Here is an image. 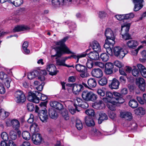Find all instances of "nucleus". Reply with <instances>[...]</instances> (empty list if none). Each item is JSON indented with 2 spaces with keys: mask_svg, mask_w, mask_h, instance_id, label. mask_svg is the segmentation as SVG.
Instances as JSON below:
<instances>
[{
  "mask_svg": "<svg viewBox=\"0 0 146 146\" xmlns=\"http://www.w3.org/2000/svg\"><path fill=\"white\" fill-rule=\"evenodd\" d=\"M87 82L88 86L91 88H95L97 85L96 80L94 78H91L89 79Z\"/></svg>",
  "mask_w": 146,
  "mask_h": 146,
  "instance_id": "2f4dec72",
  "label": "nucleus"
},
{
  "mask_svg": "<svg viewBox=\"0 0 146 146\" xmlns=\"http://www.w3.org/2000/svg\"><path fill=\"white\" fill-rule=\"evenodd\" d=\"M61 114L65 120H67L69 119V116L66 110L65 109L62 110L61 111Z\"/></svg>",
  "mask_w": 146,
  "mask_h": 146,
  "instance_id": "ea45409f",
  "label": "nucleus"
},
{
  "mask_svg": "<svg viewBox=\"0 0 146 146\" xmlns=\"http://www.w3.org/2000/svg\"><path fill=\"white\" fill-rule=\"evenodd\" d=\"M93 107L95 109H100L104 108L105 105L102 101H100L98 102L95 103Z\"/></svg>",
  "mask_w": 146,
  "mask_h": 146,
  "instance_id": "c756f323",
  "label": "nucleus"
},
{
  "mask_svg": "<svg viewBox=\"0 0 146 146\" xmlns=\"http://www.w3.org/2000/svg\"><path fill=\"white\" fill-rule=\"evenodd\" d=\"M22 135L23 139L25 140H28L30 139L31 135L28 131H23Z\"/></svg>",
  "mask_w": 146,
  "mask_h": 146,
  "instance_id": "e433bc0d",
  "label": "nucleus"
},
{
  "mask_svg": "<svg viewBox=\"0 0 146 146\" xmlns=\"http://www.w3.org/2000/svg\"><path fill=\"white\" fill-rule=\"evenodd\" d=\"M91 47L94 51L100 52L101 51V47L99 43L96 41L92 42Z\"/></svg>",
  "mask_w": 146,
  "mask_h": 146,
  "instance_id": "412c9836",
  "label": "nucleus"
},
{
  "mask_svg": "<svg viewBox=\"0 0 146 146\" xmlns=\"http://www.w3.org/2000/svg\"><path fill=\"white\" fill-rule=\"evenodd\" d=\"M113 64L115 66L119 68H121L123 66V64L121 62L117 60L115 61Z\"/></svg>",
  "mask_w": 146,
  "mask_h": 146,
  "instance_id": "6e6d98bb",
  "label": "nucleus"
},
{
  "mask_svg": "<svg viewBox=\"0 0 146 146\" xmlns=\"http://www.w3.org/2000/svg\"><path fill=\"white\" fill-rule=\"evenodd\" d=\"M135 5L134 10L137 11L143 7L142 2L143 0H132Z\"/></svg>",
  "mask_w": 146,
  "mask_h": 146,
  "instance_id": "dca6fc26",
  "label": "nucleus"
},
{
  "mask_svg": "<svg viewBox=\"0 0 146 146\" xmlns=\"http://www.w3.org/2000/svg\"><path fill=\"white\" fill-rule=\"evenodd\" d=\"M97 93L98 94L102 96H104L105 94L104 90L101 89H99L98 90Z\"/></svg>",
  "mask_w": 146,
  "mask_h": 146,
  "instance_id": "0e129e2a",
  "label": "nucleus"
},
{
  "mask_svg": "<svg viewBox=\"0 0 146 146\" xmlns=\"http://www.w3.org/2000/svg\"><path fill=\"white\" fill-rule=\"evenodd\" d=\"M11 123L13 128L15 129H18L20 127V124L18 120L16 119H13L11 120Z\"/></svg>",
  "mask_w": 146,
  "mask_h": 146,
  "instance_id": "7c9ffc66",
  "label": "nucleus"
},
{
  "mask_svg": "<svg viewBox=\"0 0 146 146\" xmlns=\"http://www.w3.org/2000/svg\"><path fill=\"white\" fill-rule=\"evenodd\" d=\"M93 63L91 60H88L86 63L87 67L88 68H91L93 66Z\"/></svg>",
  "mask_w": 146,
  "mask_h": 146,
  "instance_id": "338daca9",
  "label": "nucleus"
},
{
  "mask_svg": "<svg viewBox=\"0 0 146 146\" xmlns=\"http://www.w3.org/2000/svg\"><path fill=\"white\" fill-rule=\"evenodd\" d=\"M27 110L29 111H33L35 109L33 104L31 103H28L27 104Z\"/></svg>",
  "mask_w": 146,
  "mask_h": 146,
  "instance_id": "8fccbe9b",
  "label": "nucleus"
},
{
  "mask_svg": "<svg viewBox=\"0 0 146 146\" xmlns=\"http://www.w3.org/2000/svg\"><path fill=\"white\" fill-rule=\"evenodd\" d=\"M77 105L79 106L82 108L85 109L86 108L88 107V104L85 102H83L82 104H78V105L77 104Z\"/></svg>",
  "mask_w": 146,
  "mask_h": 146,
  "instance_id": "052dcab7",
  "label": "nucleus"
},
{
  "mask_svg": "<svg viewBox=\"0 0 146 146\" xmlns=\"http://www.w3.org/2000/svg\"><path fill=\"white\" fill-rule=\"evenodd\" d=\"M100 58L104 62L107 61L109 59V55L106 53H103L101 54L100 56Z\"/></svg>",
  "mask_w": 146,
  "mask_h": 146,
  "instance_id": "37998d69",
  "label": "nucleus"
},
{
  "mask_svg": "<svg viewBox=\"0 0 146 146\" xmlns=\"http://www.w3.org/2000/svg\"><path fill=\"white\" fill-rule=\"evenodd\" d=\"M114 55L117 57L122 59L128 53L127 47L125 46L122 47L117 46L113 50Z\"/></svg>",
  "mask_w": 146,
  "mask_h": 146,
  "instance_id": "f03ea898",
  "label": "nucleus"
},
{
  "mask_svg": "<svg viewBox=\"0 0 146 146\" xmlns=\"http://www.w3.org/2000/svg\"><path fill=\"white\" fill-rule=\"evenodd\" d=\"M136 83L139 88L142 91H144L145 90L146 84L144 79L142 78H136Z\"/></svg>",
  "mask_w": 146,
  "mask_h": 146,
  "instance_id": "9b49d317",
  "label": "nucleus"
},
{
  "mask_svg": "<svg viewBox=\"0 0 146 146\" xmlns=\"http://www.w3.org/2000/svg\"><path fill=\"white\" fill-rule=\"evenodd\" d=\"M113 95L115 97L113 98L117 101V103L119 104L123 103L125 102V100L123 98L122 96L120 93L117 92H114L113 93Z\"/></svg>",
  "mask_w": 146,
  "mask_h": 146,
  "instance_id": "a211bd4d",
  "label": "nucleus"
},
{
  "mask_svg": "<svg viewBox=\"0 0 146 146\" xmlns=\"http://www.w3.org/2000/svg\"><path fill=\"white\" fill-rule=\"evenodd\" d=\"M119 81L116 78H114L110 84H109V86L111 89H117L119 88Z\"/></svg>",
  "mask_w": 146,
  "mask_h": 146,
  "instance_id": "6ab92c4d",
  "label": "nucleus"
},
{
  "mask_svg": "<svg viewBox=\"0 0 146 146\" xmlns=\"http://www.w3.org/2000/svg\"><path fill=\"white\" fill-rule=\"evenodd\" d=\"M67 85L72 89L73 93L75 94H78L83 88V85L81 84H68Z\"/></svg>",
  "mask_w": 146,
  "mask_h": 146,
  "instance_id": "6e6552de",
  "label": "nucleus"
},
{
  "mask_svg": "<svg viewBox=\"0 0 146 146\" xmlns=\"http://www.w3.org/2000/svg\"><path fill=\"white\" fill-rule=\"evenodd\" d=\"M127 46L130 48H135L138 44V42L136 40H129L127 43Z\"/></svg>",
  "mask_w": 146,
  "mask_h": 146,
  "instance_id": "c85d7f7f",
  "label": "nucleus"
},
{
  "mask_svg": "<svg viewBox=\"0 0 146 146\" xmlns=\"http://www.w3.org/2000/svg\"><path fill=\"white\" fill-rule=\"evenodd\" d=\"M30 129L33 134L36 133L39 130L38 125L35 123H33L30 126Z\"/></svg>",
  "mask_w": 146,
  "mask_h": 146,
  "instance_id": "473e14b6",
  "label": "nucleus"
},
{
  "mask_svg": "<svg viewBox=\"0 0 146 146\" xmlns=\"http://www.w3.org/2000/svg\"><path fill=\"white\" fill-rule=\"evenodd\" d=\"M7 75L3 72H0V78L2 80H4L7 78Z\"/></svg>",
  "mask_w": 146,
  "mask_h": 146,
  "instance_id": "bf43d9fd",
  "label": "nucleus"
},
{
  "mask_svg": "<svg viewBox=\"0 0 146 146\" xmlns=\"http://www.w3.org/2000/svg\"><path fill=\"white\" fill-rule=\"evenodd\" d=\"M38 94V96L40 97V100L42 101H45L47 98V97L46 95L40 93H39Z\"/></svg>",
  "mask_w": 146,
  "mask_h": 146,
  "instance_id": "69168bd1",
  "label": "nucleus"
},
{
  "mask_svg": "<svg viewBox=\"0 0 146 146\" xmlns=\"http://www.w3.org/2000/svg\"><path fill=\"white\" fill-rule=\"evenodd\" d=\"M90 133L93 136H99L101 135V133L95 128L92 129L90 131Z\"/></svg>",
  "mask_w": 146,
  "mask_h": 146,
  "instance_id": "79ce46f5",
  "label": "nucleus"
},
{
  "mask_svg": "<svg viewBox=\"0 0 146 146\" xmlns=\"http://www.w3.org/2000/svg\"><path fill=\"white\" fill-rule=\"evenodd\" d=\"M86 114L91 117H94L95 115V112L93 109H88L85 111Z\"/></svg>",
  "mask_w": 146,
  "mask_h": 146,
  "instance_id": "a19ab883",
  "label": "nucleus"
},
{
  "mask_svg": "<svg viewBox=\"0 0 146 146\" xmlns=\"http://www.w3.org/2000/svg\"><path fill=\"white\" fill-rule=\"evenodd\" d=\"M15 1L14 5L16 7L21 5L23 3V0H15Z\"/></svg>",
  "mask_w": 146,
  "mask_h": 146,
  "instance_id": "4d7b16f0",
  "label": "nucleus"
},
{
  "mask_svg": "<svg viewBox=\"0 0 146 146\" xmlns=\"http://www.w3.org/2000/svg\"><path fill=\"white\" fill-rule=\"evenodd\" d=\"M98 83L100 85L102 86L106 85L107 83V80L106 78L103 77L99 81Z\"/></svg>",
  "mask_w": 146,
  "mask_h": 146,
  "instance_id": "a18cd8bd",
  "label": "nucleus"
},
{
  "mask_svg": "<svg viewBox=\"0 0 146 146\" xmlns=\"http://www.w3.org/2000/svg\"><path fill=\"white\" fill-rule=\"evenodd\" d=\"M11 81V79L9 78H7L4 80V84L7 88H9L10 87Z\"/></svg>",
  "mask_w": 146,
  "mask_h": 146,
  "instance_id": "603ef678",
  "label": "nucleus"
},
{
  "mask_svg": "<svg viewBox=\"0 0 146 146\" xmlns=\"http://www.w3.org/2000/svg\"><path fill=\"white\" fill-rule=\"evenodd\" d=\"M68 38V37H65L59 41L54 42L55 44L57 46H54L53 48L56 51V54L54 55H51V57L53 58L55 57V59H56V63L57 65L65 66L67 67H73V65L70 66L69 65L66 64L65 63L66 60L70 58V57L62 58L61 59L58 58L64 54L73 53L65 44V42Z\"/></svg>",
  "mask_w": 146,
  "mask_h": 146,
  "instance_id": "f257e3e1",
  "label": "nucleus"
},
{
  "mask_svg": "<svg viewBox=\"0 0 146 146\" xmlns=\"http://www.w3.org/2000/svg\"><path fill=\"white\" fill-rule=\"evenodd\" d=\"M85 122L86 125L88 126H93L95 125V123L92 117L86 116L85 118Z\"/></svg>",
  "mask_w": 146,
  "mask_h": 146,
  "instance_id": "5701e85b",
  "label": "nucleus"
},
{
  "mask_svg": "<svg viewBox=\"0 0 146 146\" xmlns=\"http://www.w3.org/2000/svg\"><path fill=\"white\" fill-rule=\"evenodd\" d=\"M88 56L91 59L97 60L99 58L98 52L96 51L91 52L88 54Z\"/></svg>",
  "mask_w": 146,
  "mask_h": 146,
  "instance_id": "a878e982",
  "label": "nucleus"
},
{
  "mask_svg": "<svg viewBox=\"0 0 146 146\" xmlns=\"http://www.w3.org/2000/svg\"><path fill=\"white\" fill-rule=\"evenodd\" d=\"M103 72L102 70L99 68H94L92 71V76L97 78H100L103 76Z\"/></svg>",
  "mask_w": 146,
  "mask_h": 146,
  "instance_id": "2eb2a0df",
  "label": "nucleus"
},
{
  "mask_svg": "<svg viewBox=\"0 0 146 146\" xmlns=\"http://www.w3.org/2000/svg\"><path fill=\"white\" fill-rule=\"evenodd\" d=\"M75 68L76 70L80 72H84L87 70V68L85 66L80 64H76Z\"/></svg>",
  "mask_w": 146,
  "mask_h": 146,
  "instance_id": "bb28decb",
  "label": "nucleus"
},
{
  "mask_svg": "<svg viewBox=\"0 0 146 146\" xmlns=\"http://www.w3.org/2000/svg\"><path fill=\"white\" fill-rule=\"evenodd\" d=\"M87 54L86 53V52H84L81 54H78L77 55L73 54L71 55V56L70 57V58L71 57H72L73 58L75 59H77V60L76 62H78L79 58L85 57L86 56Z\"/></svg>",
  "mask_w": 146,
  "mask_h": 146,
  "instance_id": "72a5a7b5",
  "label": "nucleus"
},
{
  "mask_svg": "<svg viewBox=\"0 0 146 146\" xmlns=\"http://www.w3.org/2000/svg\"><path fill=\"white\" fill-rule=\"evenodd\" d=\"M32 139L35 144L38 145L41 142L42 138L40 134L34 133L32 136Z\"/></svg>",
  "mask_w": 146,
  "mask_h": 146,
  "instance_id": "4468645a",
  "label": "nucleus"
},
{
  "mask_svg": "<svg viewBox=\"0 0 146 146\" xmlns=\"http://www.w3.org/2000/svg\"><path fill=\"white\" fill-rule=\"evenodd\" d=\"M99 15L100 18H103L106 17L107 14L105 12L101 11L99 12Z\"/></svg>",
  "mask_w": 146,
  "mask_h": 146,
  "instance_id": "e2e57ef3",
  "label": "nucleus"
},
{
  "mask_svg": "<svg viewBox=\"0 0 146 146\" xmlns=\"http://www.w3.org/2000/svg\"><path fill=\"white\" fill-rule=\"evenodd\" d=\"M94 64L96 66H98L101 68H104V64L101 62L97 61L94 63Z\"/></svg>",
  "mask_w": 146,
  "mask_h": 146,
  "instance_id": "13d9d810",
  "label": "nucleus"
},
{
  "mask_svg": "<svg viewBox=\"0 0 146 146\" xmlns=\"http://www.w3.org/2000/svg\"><path fill=\"white\" fill-rule=\"evenodd\" d=\"M72 0H52V3L53 5L56 6L63 5L65 3L71 2Z\"/></svg>",
  "mask_w": 146,
  "mask_h": 146,
  "instance_id": "393cba45",
  "label": "nucleus"
},
{
  "mask_svg": "<svg viewBox=\"0 0 146 146\" xmlns=\"http://www.w3.org/2000/svg\"><path fill=\"white\" fill-rule=\"evenodd\" d=\"M120 117L129 121L131 120L132 118L131 113L128 112H121L120 113Z\"/></svg>",
  "mask_w": 146,
  "mask_h": 146,
  "instance_id": "b1692460",
  "label": "nucleus"
},
{
  "mask_svg": "<svg viewBox=\"0 0 146 146\" xmlns=\"http://www.w3.org/2000/svg\"><path fill=\"white\" fill-rule=\"evenodd\" d=\"M38 72L37 71H35L28 74V77L29 79L31 80L37 76Z\"/></svg>",
  "mask_w": 146,
  "mask_h": 146,
  "instance_id": "4c0bfd02",
  "label": "nucleus"
},
{
  "mask_svg": "<svg viewBox=\"0 0 146 146\" xmlns=\"http://www.w3.org/2000/svg\"><path fill=\"white\" fill-rule=\"evenodd\" d=\"M133 68L132 70V74L135 77L138 76L139 75V71L136 68L135 66H133Z\"/></svg>",
  "mask_w": 146,
  "mask_h": 146,
  "instance_id": "49530a36",
  "label": "nucleus"
},
{
  "mask_svg": "<svg viewBox=\"0 0 146 146\" xmlns=\"http://www.w3.org/2000/svg\"><path fill=\"white\" fill-rule=\"evenodd\" d=\"M5 89L3 85L0 83V93L3 94L5 93Z\"/></svg>",
  "mask_w": 146,
  "mask_h": 146,
  "instance_id": "774afa93",
  "label": "nucleus"
},
{
  "mask_svg": "<svg viewBox=\"0 0 146 146\" xmlns=\"http://www.w3.org/2000/svg\"><path fill=\"white\" fill-rule=\"evenodd\" d=\"M106 98L108 100H112V99H113V94L110 92H107L106 93Z\"/></svg>",
  "mask_w": 146,
  "mask_h": 146,
  "instance_id": "864d4df0",
  "label": "nucleus"
},
{
  "mask_svg": "<svg viewBox=\"0 0 146 146\" xmlns=\"http://www.w3.org/2000/svg\"><path fill=\"white\" fill-rule=\"evenodd\" d=\"M29 29L30 28L28 26L25 25H21L15 27L13 29V31L15 32H18L21 31L27 30Z\"/></svg>",
  "mask_w": 146,
  "mask_h": 146,
  "instance_id": "4be33fe9",
  "label": "nucleus"
},
{
  "mask_svg": "<svg viewBox=\"0 0 146 146\" xmlns=\"http://www.w3.org/2000/svg\"><path fill=\"white\" fill-rule=\"evenodd\" d=\"M46 69L51 75H55L57 73L56 67L54 64H49L47 66Z\"/></svg>",
  "mask_w": 146,
  "mask_h": 146,
  "instance_id": "f3484780",
  "label": "nucleus"
},
{
  "mask_svg": "<svg viewBox=\"0 0 146 146\" xmlns=\"http://www.w3.org/2000/svg\"><path fill=\"white\" fill-rule=\"evenodd\" d=\"M9 112L6 111L3 109H0V116L3 119L7 118L9 115Z\"/></svg>",
  "mask_w": 146,
  "mask_h": 146,
  "instance_id": "f704fd0d",
  "label": "nucleus"
},
{
  "mask_svg": "<svg viewBox=\"0 0 146 146\" xmlns=\"http://www.w3.org/2000/svg\"><path fill=\"white\" fill-rule=\"evenodd\" d=\"M130 26V24L129 23H125L121 25V34L122 38L125 40L130 38V36L128 33Z\"/></svg>",
  "mask_w": 146,
  "mask_h": 146,
  "instance_id": "20e7f679",
  "label": "nucleus"
},
{
  "mask_svg": "<svg viewBox=\"0 0 146 146\" xmlns=\"http://www.w3.org/2000/svg\"><path fill=\"white\" fill-rule=\"evenodd\" d=\"M2 139L4 141H7L8 139V136L7 134L5 132H2L1 134Z\"/></svg>",
  "mask_w": 146,
  "mask_h": 146,
  "instance_id": "5fc2aeb1",
  "label": "nucleus"
},
{
  "mask_svg": "<svg viewBox=\"0 0 146 146\" xmlns=\"http://www.w3.org/2000/svg\"><path fill=\"white\" fill-rule=\"evenodd\" d=\"M134 16V14L133 13H131L125 15H117L115 16V17L117 20H121L123 19L133 18Z\"/></svg>",
  "mask_w": 146,
  "mask_h": 146,
  "instance_id": "ddd939ff",
  "label": "nucleus"
},
{
  "mask_svg": "<svg viewBox=\"0 0 146 146\" xmlns=\"http://www.w3.org/2000/svg\"><path fill=\"white\" fill-rule=\"evenodd\" d=\"M82 96L84 100L87 101L94 102L97 98V96L96 94L88 90L84 91L82 94Z\"/></svg>",
  "mask_w": 146,
  "mask_h": 146,
  "instance_id": "7ed1b4c3",
  "label": "nucleus"
},
{
  "mask_svg": "<svg viewBox=\"0 0 146 146\" xmlns=\"http://www.w3.org/2000/svg\"><path fill=\"white\" fill-rule=\"evenodd\" d=\"M50 105L51 107L59 110H62L63 108L62 104L56 101L50 102Z\"/></svg>",
  "mask_w": 146,
  "mask_h": 146,
  "instance_id": "aec40b11",
  "label": "nucleus"
},
{
  "mask_svg": "<svg viewBox=\"0 0 146 146\" xmlns=\"http://www.w3.org/2000/svg\"><path fill=\"white\" fill-rule=\"evenodd\" d=\"M99 117L98 119V123L100 124L102 123V122L108 119V116L107 115L103 112H100L99 114Z\"/></svg>",
  "mask_w": 146,
  "mask_h": 146,
  "instance_id": "cd10ccee",
  "label": "nucleus"
},
{
  "mask_svg": "<svg viewBox=\"0 0 146 146\" xmlns=\"http://www.w3.org/2000/svg\"><path fill=\"white\" fill-rule=\"evenodd\" d=\"M127 78V76H120L119 78L120 81L122 84H124L126 82Z\"/></svg>",
  "mask_w": 146,
  "mask_h": 146,
  "instance_id": "680f3d73",
  "label": "nucleus"
},
{
  "mask_svg": "<svg viewBox=\"0 0 146 146\" xmlns=\"http://www.w3.org/2000/svg\"><path fill=\"white\" fill-rule=\"evenodd\" d=\"M49 114L50 118L55 119L57 117V114L54 109H51L49 110Z\"/></svg>",
  "mask_w": 146,
  "mask_h": 146,
  "instance_id": "c9c22d12",
  "label": "nucleus"
},
{
  "mask_svg": "<svg viewBox=\"0 0 146 146\" xmlns=\"http://www.w3.org/2000/svg\"><path fill=\"white\" fill-rule=\"evenodd\" d=\"M9 135L12 140H15L17 138L16 133L13 130L10 131Z\"/></svg>",
  "mask_w": 146,
  "mask_h": 146,
  "instance_id": "09e8293b",
  "label": "nucleus"
},
{
  "mask_svg": "<svg viewBox=\"0 0 146 146\" xmlns=\"http://www.w3.org/2000/svg\"><path fill=\"white\" fill-rule=\"evenodd\" d=\"M41 107H43L44 109L38 113V115L40 120L43 122H46L47 121L48 117L47 114V111L45 109L46 103L44 102H42L40 104Z\"/></svg>",
  "mask_w": 146,
  "mask_h": 146,
  "instance_id": "39448f33",
  "label": "nucleus"
},
{
  "mask_svg": "<svg viewBox=\"0 0 146 146\" xmlns=\"http://www.w3.org/2000/svg\"><path fill=\"white\" fill-rule=\"evenodd\" d=\"M129 104L130 106L133 108H136L138 106L137 102L134 99L131 100L129 102Z\"/></svg>",
  "mask_w": 146,
  "mask_h": 146,
  "instance_id": "58836bf2",
  "label": "nucleus"
},
{
  "mask_svg": "<svg viewBox=\"0 0 146 146\" xmlns=\"http://www.w3.org/2000/svg\"><path fill=\"white\" fill-rule=\"evenodd\" d=\"M27 99L29 101L35 103H38L39 102V99L36 96L35 93L32 91L29 92Z\"/></svg>",
  "mask_w": 146,
  "mask_h": 146,
  "instance_id": "f8f14e48",
  "label": "nucleus"
},
{
  "mask_svg": "<svg viewBox=\"0 0 146 146\" xmlns=\"http://www.w3.org/2000/svg\"><path fill=\"white\" fill-rule=\"evenodd\" d=\"M103 100L106 102H108L107 106L111 111H114L115 110V107L117 103L114 101L108 100L106 98H103Z\"/></svg>",
  "mask_w": 146,
  "mask_h": 146,
  "instance_id": "9d476101",
  "label": "nucleus"
},
{
  "mask_svg": "<svg viewBox=\"0 0 146 146\" xmlns=\"http://www.w3.org/2000/svg\"><path fill=\"white\" fill-rule=\"evenodd\" d=\"M105 35L106 38V40H108L111 42L112 41H115V36L113 31L110 29L108 28L106 29Z\"/></svg>",
  "mask_w": 146,
  "mask_h": 146,
  "instance_id": "1a4fd4ad",
  "label": "nucleus"
},
{
  "mask_svg": "<svg viewBox=\"0 0 146 146\" xmlns=\"http://www.w3.org/2000/svg\"><path fill=\"white\" fill-rule=\"evenodd\" d=\"M74 107L69 106L68 107L69 111L72 114H74L76 111H79L77 109V107L75 106H74Z\"/></svg>",
  "mask_w": 146,
  "mask_h": 146,
  "instance_id": "de8ad7c7",
  "label": "nucleus"
},
{
  "mask_svg": "<svg viewBox=\"0 0 146 146\" xmlns=\"http://www.w3.org/2000/svg\"><path fill=\"white\" fill-rule=\"evenodd\" d=\"M76 126L78 130H80L83 128V125L81 121L77 119L76 121Z\"/></svg>",
  "mask_w": 146,
  "mask_h": 146,
  "instance_id": "c03bdc74",
  "label": "nucleus"
},
{
  "mask_svg": "<svg viewBox=\"0 0 146 146\" xmlns=\"http://www.w3.org/2000/svg\"><path fill=\"white\" fill-rule=\"evenodd\" d=\"M105 42L104 47L106 48L107 52L110 55H112L113 52L112 48L115 43V41L111 42L110 41L106 40Z\"/></svg>",
  "mask_w": 146,
  "mask_h": 146,
  "instance_id": "0eeeda50",
  "label": "nucleus"
},
{
  "mask_svg": "<svg viewBox=\"0 0 146 146\" xmlns=\"http://www.w3.org/2000/svg\"><path fill=\"white\" fill-rule=\"evenodd\" d=\"M136 113H137L138 114L143 115L145 113V110L142 107H139L136 110Z\"/></svg>",
  "mask_w": 146,
  "mask_h": 146,
  "instance_id": "3c124183",
  "label": "nucleus"
},
{
  "mask_svg": "<svg viewBox=\"0 0 146 146\" xmlns=\"http://www.w3.org/2000/svg\"><path fill=\"white\" fill-rule=\"evenodd\" d=\"M15 100L17 103L24 102L26 100V97L23 92L21 90H18L14 94Z\"/></svg>",
  "mask_w": 146,
  "mask_h": 146,
  "instance_id": "423d86ee",
  "label": "nucleus"
}]
</instances>
